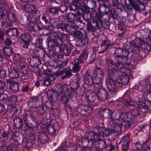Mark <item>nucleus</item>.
Listing matches in <instances>:
<instances>
[{"instance_id":"aec40b11","label":"nucleus","mask_w":151,"mask_h":151,"mask_svg":"<svg viewBox=\"0 0 151 151\" xmlns=\"http://www.w3.org/2000/svg\"><path fill=\"white\" fill-rule=\"evenodd\" d=\"M145 42L144 40L139 38H136L134 40V46L137 47H142V48H144Z\"/></svg>"},{"instance_id":"c03bdc74","label":"nucleus","mask_w":151,"mask_h":151,"mask_svg":"<svg viewBox=\"0 0 151 151\" xmlns=\"http://www.w3.org/2000/svg\"><path fill=\"white\" fill-rule=\"evenodd\" d=\"M87 28L88 31L90 32L94 31L96 29L95 27L92 26L91 23L88 22L87 23Z\"/></svg>"},{"instance_id":"2f4dec72","label":"nucleus","mask_w":151,"mask_h":151,"mask_svg":"<svg viewBox=\"0 0 151 151\" xmlns=\"http://www.w3.org/2000/svg\"><path fill=\"white\" fill-rule=\"evenodd\" d=\"M19 77L21 79V80L23 83L26 82L27 80L29 78V74L28 73H20Z\"/></svg>"},{"instance_id":"ddd939ff","label":"nucleus","mask_w":151,"mask_h":151,"mask_svg":"<svg viewBox=\"0 0 151 151\" xmlns=\"http://www.w3.org/2000/svg\"><path fill=\"white\" fill-rule=\"evenodd\" d=\"M131 114L126 112H122L119 115V119L122 123H125V122H129L131 117Z\"/></svg>"},{"instance_id":"6ab92c4d","label":"nucleus","mask_w":151,"mask_h":151,"mask_svg":"<svg viewBox=\"0 0 151 151\" xmlns=\"http://www.w3.org/2000/svg\"><path fill=\"white\" fill-rule=\"evenodd\" d=\"M47 97L48 99H50L54 101H56L59 99V94L57 92H53L50 91V93L48 92L47 94Z\"/></svg>"},{"instance_id":"79ce46f5","label":"nucleus","mask_w":151,"mask_h":151,"mask_svg":"<svg viewBox=\"0 0 151 151\" xmlns=\"http://www.w3.org/2000/svg\"><path fill=\"white\" fill-rule=\"evenodd\" d=\"M78 41L81 44V45H84L86 43H87L88 40L86 37H84L79 39Z\"/></svg>"},{"instance_id":"13d9d810","label":"nucleus","mask_w":151,"mask_h":151,"mask_svg":"<svg viewBox=\"0 0 151 151\" xmlns=\"http://www.w3.org/2000/svg\"><path fill=\"white\" fill-rule=\"evenodd\" d=\"M9 134V132H3L2 133V139H2V140L3 141L5 140L6 139H8V135Z\"/></svg>"},{"instance_id":"6e6d98bb","label":"nucleus","mask_w":151,"mask_h":151,"mask_svg":"<svg viewBox=\"0 0 151 151\" xmlns=\"http://www.w3.org/2000/svg\"><path fill=\"white\" fill-rule=\"evenodd\" d=\"M35 44L37 46L41 47L42 46V40L40 38H38L36 39Z\"/></svg>"},{"instance_id":"a19ab883","label":"nucleus","mask_w":151,"mask_h":151,"mask_svg":"<svg viewBox=\"0 0 151 151\" xmlns=\"http://www.w3.org/2000/svg\"><path fill=\"white\" fill-rule=\"evenodd\" d=\"M4 53L6 56H10L12 54V51L10 48L8 47H5L4 50Z\"/></svg>"},{"instance_id":"9d476101","label":"nucleus","mask_w":151,"mask_h":151,"mask_svg":"<svg viewBox=\"0 0 151 151\" xmlns=\"http://www.w3.org/2000/svg\"><path fill=\"white\" fill-rule=\"evenodd\" d=\"M35 142V139L34 135H32L27 138L26 141V148L23 151H28L29 150L32 148Z\"/></svg>"},{"instance_id":"f704fd0d","label":"nucleus","mask_w":151,"mask_h":151,"mask_svg":"<svg viewBox=\"0 0 151 151\" xmlns=\"http://www.w3.org/2000/svg\"><path fill=\"white\" fill-rule=\"evenodd\" d=\"M11 87L12 89V92H16L19 90V84L17 82L12 83Z\"/></svg>"},{"instance_id":"cd10ccee","label":"nucleus","mask_w":151,"mask_h":151,"mask_svg":"<svg viewBox=\"0 0 151 151\" xmlns=\"http://www.w3.org/2000/svg\"><path fill=\"white\" fill-rule=\"evenodd\" d=\"M130 141V138L128 136L124 137L121 140V142L123 146H125L127 147L129 146L128 143Z\"/></svg>"},{"instance_id":"412c9836","label":"nucleus","mask_w":151,"mask_h":151,"mask_svg":"<svg viewBox=\"0 0 151 151\" xmlns=\"http://www.w3.org/2000/svg\"><path fill=\"white\" fill-rule=\"evenodd\" d=\"M14 125L17 128H21L23 126V122L22 119L19 117H16L14 119Z\"/></svg>"},{"instance_id":"0eeeda50","label":"nucleus","mask_w":151,"mask_h":151,"mask_svg":"<svg viewBox=\"0 0 151 151\" xmlns=\"http://www.w3.org/2000/svg\"><path fill=\"white\" fill-rule=\"evenodd\" d=\"M64 46L63 48L59 49L58 47V46H54L55 48V52H59L61 51L63 52L64 54L66 55H70V51L72 49V46L71 44L68 42L67 45H66L65 44H63Z\"/></svg>"},{"instance_id":"6e6552de","label":"nucleus","mask_w":151,"mask_h":151,"mask_svg":"<svg viewBox=\"0 0 151 151\" xmlns=\"http://www.w3.org/2000/svg\"><path fill=\"white\" fill-rule=\"evenodd\" d=\"M116 81L118 83L126 85L129 82V78L127 75L123 73L121 75L117 76L116 78Z\"/></svg>"},{"instance_id":"423d86ee","label":"nucleus","mask_w":151,"mask_h":151,"mask_svg":"<svg viewBox=\"0 0 151 151\" xmlns=\"http://www.w3.org/2000/svg\"><path fill=\"white\" fill-rule=\"evenodd\" d=\"M136 149L133 151H141L142 150H146L147 151H151V138H150L144 142L142 146L139 143L136 145Z\"/></svg>"},{"instance_id":"58836bf2","label":"nucleus","mask_w":151,"mask_h":151,"mask_svg":"<svg viewBox=\"0 0 151 151\" xmlns=\"http://www.w3.org/2000/svg\"><path fill=\"white\" fill-rule=\"evenodd\" d=\"M88 57V53L86 51L83 52L80 56V61L81 63L86 61Z\"/></svg>"},{"instance_id":"864d4df0","label":"nucleus","mask_w":151,"mask_h":151,"mask_svg":"<svg viewBox=\"0 0 151 151\" xmlns=\"http://www.w3.org/2000/svg\"><path fill=\"white\" fill-rule=\"evenodd\" d=\"M6 12L5 9L3 10L2 8L0 7V16L1 19H3L5 18L4 15Z\"/></svg>"},{"instance_id":"2eb2a0df","label":"nucleus","mask_w":151,"mask_h":151,"mask_svg":"<svg viewBox=\"0 0 151 151\" xmlns=\"http://www.w3.org/2000/svg\"><path fill=\"white\" fill-rule=\"evenodd\" d=\"M107 91L103 89H100L98 92V96L100 99L102 101H104L108 97Z\"/></svg>"},{"instance_id":"473e14b6","label":"nucleus","mask_w":151,"mask_h":151,"mask_svg":"<svg viewBox=\"0 0 151 151\" xmlns=\"http://www.w3.org/2000/svg\"><path fill=\"white\" fill-rule=\"evenodd\" d=\"M24 9L27 12H31L35 9V6L32 4H26L24 6Z\"/></svg>"},{"instance_id":"680f3d73","label":"nucleus","mask_w":151,"mask_h":151,"mask_svg":"<svg viewBox=\"0 0 151 151\" xmlns=\"http://www.w3.org/2000/svg\"><path fill=\"white\" fill-rule=\"evenodd\" d=\"M99 142L97 143H98ZM95 143H93L91 146L90 147H87L88 149H89L90 150H89V151H98L97 148L96 147H95L93 145Z\"/></svg>"},{"instance_id":"338daca9","label":"nucleus","mask_w":151,"mask_h":151,"mask_svg":"<svg viewBox=\"0 0 151 151\" xmlns=\"http://www.w3.org/2000/svg\"><path fill=\"white\" fill-rule=\"evenodd\" d=\"M67 17L70 19L71 20H73V19H75L74 14L72 13H69L67 16Z\"/></svg>"},{"instance_id":"39448f33","label":"nucleus","mask_w":151,"mask_h":151,"mask_svg":"<svg viewBox=\"0 0 151 151\" xmlns=\"http://www.w3.org/2000/svg\"><path fill=\"white\" fill-rule=\"evenodd\" d=\"M106 82L107 88L109 90L108 94L110 95V97L112 96L113 94H114L116 91V83L114 80L110 77L106 78Z\"/></svg>"},{"instance_id":"09e8293b","label":"nucleus","mask_w":151,"mask_h":151,"mask_svg":"<svg viewBox=\"0 0 151 151\" xmlns=\"http://www.w3.org/2000/svg\"><path fill=\"white\" fill-rule=\"evenodd\" d=\"M85 82L86 84H91L93 82V78L90 76H88L85 78Z\"/></svg>"},{"instance_id":"4d7b16f0","label":"nucleus","mask_w":151,"mask_h":151,"mask_svg":"<svg viewBox=\"0 0 151 151\" xmlns=\"http://www.w3.org/2000/svg\"><path fill=\"white\" fill-rule=\"evenodd\" d=\"M122 52V49L121 48L116 49L114 52L116 55L121 56Z\"/></svg>"},{"instance_id":"7ed1b4c3","label":"nucleus","mask_w":151,"mask_h":151,"mask_svg":"<svg viewBox=\"0 0 151 151\" xmlns=\"http://www.w3.org/2000/svg\"><path fill=\"white\" fill-rule=\"evenodd\" d=\"M52 39L55 44V46H58V48H63L64 46V41H65L67 38V35L65 34L60 33L52 34L51 35Z\"/></svg>"},{"instance_id":"f8f14e48","label":"nucleus","mask_w":151,"mask_h":151,"mask_svg":"<svg viewBox=\"0 0 151 151\" xmlns=\"http://www.w3.org/2000/svg\"><path fill=\"white\" fill-rule=\"evenodd\" d=\"M103 115L106 117L110 119L114 118L116 116V113L115 111L109 109L103 110Z\"/></svg>"},{"instance_id":"a18cd8bd","label":"nucleus","mask_w":151,"mask_h":151,"mask_svg":"<svg viewBox=\"0 0 151 151\" xmlns=\"http://www.w3.org/2000/svg\"><path fill=\"white\" fill-rule=\"evenodd\" d=\"M138 1L140 4V7L141 6H143V8H142L143 10H144L145 9V7L144 5V4H147L149 1V0H137Z\"/></svg>"},{"instance_id":"3c124183","label":"nucleus","mask_w":151,"mask_h":151,"mask_svg":"<svg viewBox=\"0 0 151 151\" xmlns=\"http://www.w3.org/2000/svg\"><path fill=\"white\" fill-rule=\"evenodd\" d=\"M129 52L126 48L122 49V52L121 56L123 57H127L128 55Z\"/></svg>"},{"instance_id":"69168bd1","label":"nucleus","mask_w":151,"mask_h":151,"mask_svg":"<svg viewBox=\"0 0 151 151\" xmlns=\"http://www.w3.org/2000/svg\"><path fill=\"white\" fill-rule=\"evenodd\" d=\"M66 71V68H63L61 70H58L56 72V73L57 75H61L64 74Z\"/></svg>"},{"instance_id":"72a5a7b5","label":"nucleus","mask_w":151,"mask_h":151,"mask_svg":"<svg viewBox=\"0 0 151 151\" xmlns=\"http://www.w3.org/2000/svg\"><path fill=\"white\" fill-rule=\"evenodd\" d=\"M30 35L27 33H25L22 35L21 39L22 41L24 42H29L30 41Z\"/></svg>"},{"instance_id":"9b49d317","label":"nucleus","mask_w":151,"mask_h":151,"mask_svg":"<svg viewBox=\"0 0 151 151\" xmlns=\"http://www.w3.org/2000/svg\"><path fill=\"white\" fill-rule=\"evenodd\" d=\"M48 138L46 133L44 132H40L38 135V142L42 144H46L48 141Z\"/></svg>"},{"instance_id":"4be33fe9","label":"nucleus","mask_w":151,"mask_h":151,"mask_svg":"<svg viewBox=\"0 0 151 151\" xmlns=\"http://www.w3.org/2000/svg\"><path fill=\"white\" fill-rule=\"evenodd\" d=\"M87 93H86V97L85 98L86 101L88 103L91 102V104H92V102L95 101L96 98V96L95 94H92L89 95H87Z\"/></svg>"},{"instance_id":"603ef678","label":"nucleus","mask_w":151,"mask_h":151,"mask_svg":"<svg viewBox=\"0 0 151 151\" xmlns=\"http://www.w3.org/2000/svg\"><path fill=\"white\" fill-rule=\"evenodd\" d=\"M144 39L146 40V42H147L148 45H151V32L150 33L148 37H144Z\"/></svg>"},{"instance_id":"20e7f679","label":"nucleus","mask_w":151,"mask_h":151,"mask_svg":"<svg viewBox=\"0 0 151 151\" xmlns=\"http://www.w3.org/2000/svg\"><path fill=\"white\" fill-rule=\"evenodd\" d=\"M104 76V73L102 70L99 68H96L93 74V83L96 85L101 86Z\"/></svg>"},{"instance_id":"393cba45","label":"nucleus","mask_w":151,"mask_h":151,"mask_svg":"<svg viewBox=\"0 0 151 151\" xmlns=\"http://www.w3.org/2000/svg\"><path fill=\"white\" fill-rule=\"evenodd\" d=\"M19 74L17 70L15 69H11L9 71V76L12 78H16L19 77Z\"/></svg>"},{"instance_id":"de8ad7c7","label":"nucleus","mask_w":151,"mask_h":151,"mask_svg":"<svg viewBox=\"0 0 151 151\" xmlns=\"http://www.w3.org/2000/svg\"><path fill=\"white\" fill-rule=\"evenodd\" d=\"M100 45L101 46L106 45V46H108L109 47L110 45L109 40L107 39H106L102 40Z\"/></svg>"},{"instance_id":"dca6fc26","label":"nucleus","mask_w":151,"mask_h":151,"mask_svg":"<svg viewBox=\"0 0 151 151\" xmlns=\"http://www.w3.org/2000/svg\"><path fill=\"white\" fill-rule=\"evenodd\" d=\"M27 29L30 31H37V30H40V27L39 25L37 24H35L32 22L28 23L27 25Z\"/></svg>"},{"instance_id":"a878e982","label":"nucleus","mask_w":151,"mask_h":151,"mask_svg":"<svg viewBox=\"0 0 151 151\" xmlns=\"http://www.w3.org/2000/svg\"><path fill=\"white\" fill-rule=\"evenodd\" d=\"M48 108L47 105L42 104L37 107L36 110L39 113L42 114L44 112L45 110H47Z\"/></svg>"},{"instance_id":"f3484780","label":"nucleus","mask_w":151,"mask_h":151,"mask_svg":"<svg viewBox=\"0 0 151 151\" xmlns=\"http://www.w3.org/2000/svg\"><path fill=\"white\" fill-rule=\"evenodd\" d=\"M81 61L78 58L76 59L73 61L72 63L73 65L72 68V71L73 73L78 72L80 69V68L79 65V63Z\"/></svg>"},{"instance_id":"8fccbe9b","label":"nucleus","mask_w":151,"mask_h":151,"mask_svg":"<svg viewBox=\"0 0 151 151\" xmlns=\"http://www.w3.org/2000/svg\"><path fill=\"white\" fill-rule=\"evenodd\" d=\"M73 34L76 37H78L79 38V39L82 37L83 36V33L80 31L78 30L75 31L74 32Z\"/></svg>"},{"instance_id":"c9c22d12","label":"nucleus","mask_w":151,"mask_h":151,"mask_svg":"<svg viewBox=\"0 0 151 151\" xmlns=\"http://www.w3.org/2000/svg\"><path fill=\"white\" fill-rule=\"evenodd\" d=\"M58 11L59 9L57 7H54L47 9L46 12H49L53 15L57 14Z\"/></svg>"},{"instance_id":"1a4fd4ad","label":"nucleus","mask_w":151,"mask_h":151,"mask_svg":"<svg viewBox=\"0 0 151 151\" xmlns=\"http://www.w3.org/2000/svg\"><path fill=\"white\" fill-rule=\"evenodd\" d=\"M7 17L9 20L10 21V22L9 23L7 22H1V25L3 26L7 27L8 26H11L12 25V22L16 21L17 18L15 15L13 14L9 13L7 15Z\"/></svg>"},{"instance_id":"c756f323","label":"nucleus","mask_w":151,"mask_h":151,"mask_svg":"<svg viewBox=\"0 0 151 151\" xmlns=\"http://www.w3.org/2000/svg\"><path fill=\"white\" fill-rule=\"evenodd\" d=\"M122 58L121 56L116 55L114 57V60L115 62L114 66L119 68V65L122 64Z\"/></svg>"},{"instance_id":"bb28decb","label":"nucleus","mask_w":151,"mask_h":151,"mask_svg":"<svg viewBox=\"0 0 151 151\" xmlns=\"http://www.w3.org/2000/svg\"><path fill=\"white\" fill-rule=\"evenodd\" d=\"M7 34L10 36H17L18 31L16 28L8 29L7 31Z\"/></svg>"},{"instance_id":"052dcab7","label":"nucleus","mask_w":151,"mask_h":151,"mask_svg":"<svg viewBox=\"0 0 151 151\" xmlns=\"http://www.w3.org/2000/svg\"><path fill=\"white\" fill-rule=\"evenodd\" d=\"M25 125L24 128V131H27L31 128V126L30 125L31 124L28 122H26L25 123Z\"/></svg>"},{"instance_id":"bf43d9fd","label":"nucleus","mask_w":151,"mask_h":151,"mask_svg":"<svg viewBox=\"0 0 151 151\" xmlns=\"http://www.w3.org/2000/svg\"><path fill=\"white\" fill-rule=\"evenodd\" d=\"M95 19H96L95 21V23L96 24V27H99L100 25L101 24V19L100 17H99L96 19V18H95Z\"/></svg>"},{"instance_id":"5fc2aeb1","label":"nucleus","mask_w":151,"mask_h":151,"mask_svg":"<svg viewBox=\"0 0 151 151\" xmlns=\"http://www.w3.org/2000/svg\"><path fill=\"white\" fill-rule=\"evenodd\" d=\"M106 63L109 65V68L110 69V66L114 65L113 61L111 59H108L106 60Z\"/></svg>"},{"instance_id":"e2e57ef3","label":"nucleus","mask_w":151,"mask_h":151,"mask_svg":"<svg viewBox=\"0 0 151 151\" xmlns=\"http://www.w3.org/2000/svg\"><path fill=\"white\" fill-rule=\"evenodd\" d=\"M118 27L119 29L120 30L123 31L125 30V27L124 24L123 23L118 24Z\"/></svg>"},{"instance_id":"37998d69","label":"nucleus","mask_w":151,"mask_h":151,"mask_svg":"<svg viewBox=\"0 0 151 151\" xmlns=\"http://www.w3.org/2000/svg\"><path fill=\"white\" fill-rule=\"evenodd\" d=\"M77 149L76 145L73 143H70L68 149L69 151H75Z\"/></svg>"},{"instance_id":"4468645a","label":"nucleus","mask_w":151,"mask_h":151,"mask_svg":"<svg viewBox=\"0 0 151 151\" xmlns=\"http://www.w3.org/2000/svg\"><path fill=\"white\" fill-rule=\"evenodd\" d=\"M78 110L81 115L83 116L89 115L92 112V108L89 106L85 107L83 108H80Z\"/></svg>"},{"instance_id":"b1692460","label":"nucleus","mask_w":151,"mask_h":151,"mask_svg":"<svg viewBox=\"0 0 151 151\" xmlns=\"http://www.w3.org/2000/svg\"><path fill=\"white\" fill-rule=\"evenodd\" d=\"M38 98L37 97H34L31 98L29 100V105L33 108L35 107L36 106V102L38 101Z\"/></svg>"},{"instance_id":"f03ea898","label":"nucleus","mask_w":151,"mask_h":151,"mask_svg":"<svg viewBox=\"0 0 151 151\" xmlns=\"http://www.w3.org/2000/svg\"><path fill=\"white\" fill-rule=\"evenodd\" d=\"M58 91L62 101L65 105H67L72 97V91L66 85L63 84L59 86Z\"/></svg>"},{"instance_id":"c85d7f7f","label":"nucleus","mask_w":151,"mask_h":151,"mask_svg":"<svg viewBox=\"0 0 151 151\" xmlns=\"http://www.w3.org/2000/svg\"><path fill=\"white\" fill-rule=\"evenodd\" d=\"M15 99L16 100V98L15 96H14L11 97H8L5 94L2 93L0 97V99L2 100V101H4L7 100H9L10 99V100L12 102H14V99Z\"/></svg>"},{"instance_id":"49530a36","label":"nucleus","mask_w":151,"mask_h":151,"mask_svg":"<svg viewBox=\"0 0 151 151\" xmlns=\"http://www.w3.org/2000/svg\"><path fill=\"white\" fill-rule=\"evenodd\" d=\"M51 72L49 69L45 70L42 73V75L45 78H47L51 74Z\"/></svg>"},{"instance_id":"ea45409f","label":"nucleus","mask_w":151,"mask_h":151,"mask_svg":"<svg viewBox=\"0 0 151 151\" xmlns=\"http://www.w3.org/2000/svg\"><path fill=\"white\" fill-rule=\"evenodd\" d=\"M72 70L70 68L67 69L66 68V71H65V75L61 77L62 79H64L66 77H69L72 76Z\"/></svg>"},{"instance_id":"4c0bfd02","label":"nucleus","mask_w":151,"mask_h":151,"mask_svg":"<svg viewBox=\"0 0 151 151\" xmlns=\"http://www.w3.org/2000/svg\"><path fill=\"white\" fill-rule=\"evenodd\" d=\"M81 80V78L78 75L75 76L73 79V82L76 84V87H78L79 86V83Z\"/></svg>"},{"instance_id":"f257e3e1","label":"nucleus","mask_w":151,"mask_h":151,"mask_svg":"<svg viewBox=\"0 0 151 151\" xmlns=\"http://www.w3.org/2000/svg\"><path fill=\"white\" fill-rule=\"evenodd\" d=\"M106 131V128L103 127L94 128L92 131L86 133L85 138L82 140H78V144L79 145L82 144L85 146L90 147L93 143L102 141L101 143L105 145V141L102 138Z\"/></svg>"},{"instance_id":"0e129e2a","label":"nucleus","mask_w":151,"mask_h":151,"mask_svg":"<svg viewBox=\"0 0 151 151\" xmlns=\"http://www.w3.org/2000/svg\"><path fill=\"white\" fill-rule=\"evenodd\" d=\"M132 122V117L130 119V121L129 122H125V123H124L123 125H125L126 127H128L131 126V122Z\"/></svg>"},{"instance_id":"7c9ffc66","label":"nucleus","mask_w":151,"mask_h":151,"mask_svg":"<svg viewBox=\"0 0 151 151\" xmlns=\"http://www.w3.org/2000/svg\"><path fill=\"white\" fill-rule=\"evenodd\" d=\"M119 122H118L117 124L114 127L111 132V133L113 132H120L121 131L122 126L124 124L121 122L119 123Z\"/></svg>"},{"instance_id":"5701e85b","label":"nucleus","mask_w":151,"mask_h":151,"mask_svg":"<svg viewBox=\"0 0 151 151\" xmlns=\"http://www.w3.org/2000/svg\"><path fill=\"white\" fill-rule=\"evenodd\" d=\"M141 104L139 103L138 105V108L139 111L142 113H145L146 112L148 109V107L144 103L141 102Z\"/></svg>"},{"instance_id":"e433bc0d","label":"nucleus","mask_w":151,"mask_h":151,"mask_svg":"<svg viewBox=\"0 0 151 151\" xmlns=\"http://www.w3.org/2000/svg\"><path fill=\"white\" fill-rule=\"evenodd\" d=\"M56 131V129L54 126L50 125L47 128V131L48 133L50 135H52L55 134Z\"/></svg>"},{"instance_id":"774afa93","label":"nucleus","mask_w":151,"mask_h":151,"mask_svg":"<svg viewBox=\"0 0 151 151\" xmlns=\"http://www.w3.org/2000/svg\"><path fill=\"white\" fill-rule=\"evenodd\" d=\"M139 110L138 111L136 110H134L132 111L131 113V114L133 115L134 116L136 117L137 116H138L139 114Z\"/></svg>"},{"instance_id":"a211bd4d","label":"nucleus","mask_w":151,"mask_h":151,"mask_svg":"<svg viewBox=\"0 0 151 151\" xmlns=\"http://www.w3.org/2000/svg\"><path fill=\"white\" fill-rule=\"evenodd\" d=\"M118 122H119V121L117 120H111L109 121L107 125L109 129L108 131L109 135H110L111 133L112 130L116 126V124H117Z\"/></svg>"}]
</instances>
